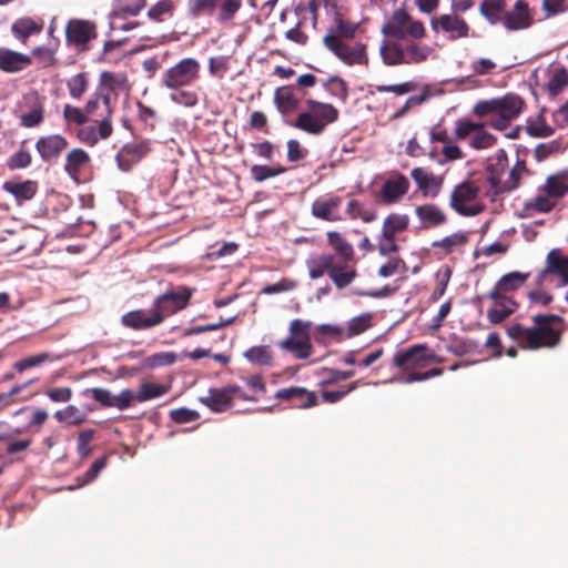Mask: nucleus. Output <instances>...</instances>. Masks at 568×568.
<instances>
[{
  "label": "nucleus",
  "instance_id": "nucleus-55",
  "mask_svg": "<svg viewBox=\"0 0 568 568\" xmlns=\"http://www.w3.org/2000/svg\"><path fill=\"white\" fill-rule=\"evenodd\" d=\"M215 10H219L220 21H229L234 18L242 7V0H212Z\"/></svg>",
  "mask_w": 568,
  "mask_h": 568
},
{
  "label": "nucleus",
  "instance_id": "nucleus-38",
  "mask_svg": "<svg viewBox=\"0 0 568 568\" xmlns=\"http://www.w3.org/2000/svg\"><path fill=\"white\" fill-rule=\"evenodd\" d=\"M59 359H61V356L59 355H55L51 352H41L17 361L12 367L17 373L21 374L32 367L41 366L44 363L55 362Z\"/></svg>",
  "mask_w": 568,
  "mask_h": 568
},
{
  "label": "nucleus",
  "instance_id": "nucleus-18",
  "mask_svg": "<svg viewBox=\"0 0 568 568\" xmlns=\"http://www.w3.org/2000/svg\"><path fill=\"white\" fill-rule=\"evenodd\" d=\"M151 151L148 140L124 144L116 153L115 161L123 172H129L136 163L144 159Z\"/></svg>",
  "mask_w": 568,
  "mask_h": 568
},
{
  "label": "nucleus",
  "instance_id": "nucleus-45",
  "mask_svg": "<svg viewBox=\"0 0 568 568\" xmlns=\"http://www.w3.org/2000/svg\"><path fill=\"white\" fill-rule=\"evenodd\" d=\"M171 386L168 384H158L144 382L140 385L138 390V402L143 403L168 394Z\"/></svg>",
  "mask_w": 568,
  "mask_h": 568
},
{
  "label": "nucleus",
  "instance_id": "nucleus-25",
  "mask_svg": "<svg viewBox=\"0 0 568 568\" xmlns=\"http://www.w3.org/2000/svg\"><path fill=\"white\" fill-rule=\"evenodd\" d=\"M508 168V155L504 149H498L489 159L486 166L487 182L489 183L493 194H500L499 189L503 186L501 176Z\"/></svg>",
  "mask_w": 568,
  "mask_h": 568
},
{
  "label": "nucleus",
  "instance_id": "nucleus-17",
  "mask_svg": "<svg viewBox=\"0 0 568 568\" xmlns=\"http://www.w3.org/2000/svg\"><path fill=\"white\" fill-rule=\"evenodd\" d=\"M548 275L559 278V286H568V258L560 248H552L547 253L545 267L538 272V281H544Z\"/></svg>",
  "mask_w": 568,
  "mask_h": 568
},
{
  "label": "nucleus",
  "instance_id": "nucleus-28",
  "mask_svg": "<svg viewBox=\"0 0 568 568\" xmlns=\"http://www.w3.org/2000/svg\"><path fill=\"white\" fill-rule=\"evenodd\" d=\"M236 388H210L207 395L200 398V402L204 404L214 413H223L232 408L233 403L231 400V392H236Z\"/></svg>",
  "mask_w": 568,
  "mask_h": 568
},
{
  "label": "nucleus",
  "instance_id": "nucleus-63",
  "mask_svg": "<svg viewBox=\"0 0 568 568\" xmlns=\"http://www.w3.org/2000/svg\"><path fill=\"white\" fill-rule=\"evenodd\" d=\"M450 275H452V271L449 267H446L444 272L437 273V275H436L437 283L429 296V301L432 303L437 302L445 294L448 282L450 280Z\"/></svg>",
  "mask_w": 568,
  "mask_h": 568
},
{
  "label": "nucleus",
  "instance_id": "nucleus-54",
  "mask_svg": "<svg viewBox=\"0 0 568 568\" xmlns=\"http://www.w3.org/2000/svg\"><path fill=\"white\" fill-rule=\"evenodd\" d=\"M63 120L68 125L75 124L81 126L87 124L91 119L89 118L84 106L80 108L67 103L63 106Z\"/></svg>",
  "mask_w": 568,
  "mask_h": 568
},
{
  "label": "nucleus",
  "instance_id": "nucleus-9",
  "mask_svg": "<svg viewBox=\"0 0 568 568\" xmlns=\"http://www.w3.org/2000/svg\"><path fill=\"white\" fill-rule=\"evenodd\" d=\"M443 358L433 353L426 344H415L399 349L393 357V365L403 372L423 368L429 363H440Z\"/></svg>",
  "mask_w": 568,
  "mask_h": 568
},
{
  "label": "nucleus",
  "instance_id": "nucleus-48",
  "mask_svg": "<svg viewBox=\"0 0 568 568\" xmlns=\"http://www.w3.org/2000/svg\"><path fill=\"white\" fill-rule=\"evenodd\" d=\"M54 418L60 423L70 426H78L85 422L87 415L74 405H68L65 408L57 410Z\"/></svg>",
  "mask_w": 568,
  "mask_h": 568
},
{
  "label": "nucleus",
  "instance_id": "nucleus-12",
  "mask_svg": "<svg viewBox=\"0 0 568 568\" xmlns=\"http://www.w3.org/2000/svg\"><path fill=\"white\" fill-rule=\"evenodd\" d=\"M193 295V290L187 286H179L176 291L170 290L155 297L153 306L163 321L179 311L184 310Z\"/></svg>",
  "mask_w": 568,
  "mask_h": 568
},
{
  "label": "nucleus",
  "instance_id": "nucleus-16",
  "mask_svg": "<svg viewBox=\"0 0 568 568\" xmlns=\"http://www.w3.org/2000/svg\"><path fill=\"white\" fill-rule=\"evenodd\" d=\"M97 36V26L89 20L71 19L65 28L67 41L81 50L87 49L88 43Z\"/></svg>",
  "mask_w": 568,
  "mask_h": 568
},
{
  "label": "nucleus",
  "instance_id": "nucleus-32",
  "mask_svg": "<svg viewBox=\"0 0 568 568\" xmlns=\"http://www.w3.org/2000/svg\"><path fill=\"white\" fill-rule=\"evenodd\" d=\"M415 214L422 223V229L436 227L447 222L446 213L434 203L416 206Z\"/></svg>",
  "mask_w": 568,
  "mask_h": 568
},
{
  "label": "nucleus",
  "instance_id": "nucleus-46",
  "mask_svg": "<svg viewBox=\"0 0 568 568\" xmlns=\"http://www.w3.org/2000/svg\"><path fill=\"white\" fill-rule=\"evenodd\" d=\"M346 214L352 220H362L364 223H371L376 220L377 213L373 209H366L358 200H351L346 205Z\"/></svg>",
  "mask_w": 568,
  "mask_h": 568
},
{
  "label": "nucleus",
  "instance_id": "nucleus-42",
  "mask_svg": "<svg viewBox=\"0 0 568 568\" xmlns=\"http://www.w3.org/2000/svg\"><path fill=\"white\" fill-rule=\"evenodd\" d=\"M409 217L406 214H397L392 213L387 215L383 222L382 233L387 236H393L396 239V235L400 232H404L408 229Z\"/></svg>",
  "mask_w": 568,
  "mask_h": 568
},
{
  "label": "nucleus",
  "instance_id": "nucleus-52",
  "mask_svg": "<svg viewBox=\"0 0 568 568\" xmlns=\"http://www.w3.org/2000/svg\"><path fill=\"white\" fill-rule=\"evenodd\" d=\"M468 240L466 233L457 232L433 242V247L443 248L445 254H450L455 248L464 246Z\"/></svg>",
  "mask_w": 568,
  "mask_h": 568
},
{
  "label": "nucleus",
  "instance_id": "nucleus-44",
  "mask_svg": "<svg viewBox=\"0 0 568 568\" xmlns=\"http://www.w3.org/2000/svg\"><path fill=\"white\" fill-rule=\"evenodd\" d=\"M287 168L283 166L281 164L276 165H262V164H254L252 165L250 172L251 178L256 183H262L266 181L267 179L278 176L281 174H284L287 172Z\"/></svg>",
  "mask_w": 568,
  "mask_h": 568
},
{
  "label": "nucleus",
  "instance_id": "nucleus-31",
  "mask_svg": "<svg viewBox=\"0 0 568 568\" xmlns=\"http://www.w3.org/2000/svg\"><path fill=\"white\" fill-rule=\"evenodd\" d=\"M32 63L29 55L0 47V70L7 73H17Z\"/></svg>",
  "mask_w": 568,
  "mask_h": 568
},
{
  "label": "nucleus",
  "instance_id": "nucleus-21",
  "mask_svg": "<svg viewBox=\"0 0 568 568\" xmlns=\"http://www.w3.org/2000/svg\"><path fill=\"white\" fill-rule=\"evenodd\" d=\"M121 323L131 329L143 331L163 323V317L156 313L154 306L150 310H134L121 317Z\"/></svg>",
  "mask_w": 568,
  "mask_h": 568
},
{
  "label": "nucleus",
  "instance_id": "nucleus-47",
  "mask_svg": "<svg viewBox=\"0 0 568 568\" xmlns=\"http://www.w3.org/2000/svg\"><path fill=\"white\" fill-rule=\"evenodd\" d=\"M526 132L532 138H549L555 133V129L547 124L542 114H539L535 119L527 120Z\"/></svg>",
  "mask_w": 568,
  "mask_h": 568
},
{
  "label": "nucleus",
  "instance_id": "nucleus-49",
  "mask_svg": "<svg viewBox=\"0 0 568 568\" xmlns=\"http://www.w3.org/2000/svg\"><path fill=\"white\" fill-rule=\"evenodd\" d=\"M566 149L562 139H555L549 142L539 143L534 151V156L537 162H542L554 154L564 152Z\"/></svg>",
  "mask_w": 568,
  "mask_h": 568
},
{
  "label": "nucleus",
  "instance_id": "nucleus-41",
  "mask_svg": "<svg viewBox=\"0 0 568 568\" xmlns=\"http://www.w3.org/2000/svg\"><path fill=\"white\" fill-rule=\"evenodd\" d=\"M145 4L146 0H114L111 17L126 18L138 16Z\"/></svg>",
  "mask_w": 568,
  "mask_h": 568
},
{
  "label": "nucleus",
  "instance_id": "nucleus-53",
  "mask_svg": "<svg viewBox=\"0 0 568 568\" xmlns=\"http://www.w3.org/2000/svg\"><path fill=\"white\" fill-rule=\"evenodd\" d=\"M67 88L71 98L80 100L89 89V78L85 72H80L67 80Z\"/></svg>",
  "mask_w": 568,
  "mask_h": 568
},
{
  "label": "nucleus",
  "instance_id": "nucleus-1",
  "mask_svg": "<svg viewBox=\"0 0 568 568\" xmlns=\"http://www.w3.org/2000/svg\"><path fill=\"white\" fill-rule=\"evenodd\" d=\"M326 237L336 255L322 253L307 260L308 276L311 280H317L328 275L337 290H344L358 276L356 268L349 264L354 261V247L337 231H328Z\"/></svg>",
  "mask_w": 568,
  "mask_h": 568
},
{
  "label": "nucleus",
  "instance_id": "nucleus-33",
  "mask_svg": "<svg viewBox=\"0 0 568 568\" xmlns=\"http://www.w3.org/2000/svg\"><path fill=\"white\" fill-rule=\"evenodd\" d=\"M274 104L282 115H287L300 105V99L294 93L293 85H283L274 91Z\"/></svg>",
  "mask_w": 568,
  "mask_h": 568
},
{
  "label": "nucleus",
  "instance_id": "nucleus-36",
  "mask_svg": "<svg viewBox=\"0 0 568 568\" xmlns=\"http://www.w3.org/2000/svg\"><path fill=\"white\" fill-rule=\"evenodd\" d=\"M358 30L356 22L345 20L339 13H335L333 23L326 36H334L336 39H354Z\"/></svg>",
  "mask_w": 568,
  "mask_h": 568
},
{
  "label": "nucleus",
  "instance_id": "nucleus-19",
  "mask_svg": "<svg viewBox=\"0 0 568 568\" xmlns=\"http://www.w3.org/2000/svg\"><path fill=\"white\" fill-rule=\"evenodd\" d=\"M409 187L410 183L407 176L399 172H393L381 186V201L386 205L395 204L408 193Z\"/></svg>",
  "mask_w": 568,
  "mask_h": 568
},
{
  "label": "nucleus",
  "instance_id": "nucleus-5",
  "mask_svg": "<svg viewBox=\"0 0 568 568\" xmlns=\"http://www.w3.org/2000/svg\"><path fill=\"white\" fill-rule=\"evenodd\" d=\"M307 111L301 112L292 125L312 135L322 134L326 126L337 121L338 110L331 103H324L314 99L305 101Z\"/></svg>",
  "mask_w": 568,
  "mask_h": 568
},
{
  "label": "nucleus",
  "instance_id": "nucleus-11",
  "mask_svg": "<svg viewBox=\"0 0 568 568\" xmlns=\"http://www.w3.org/2000/svg\"><path fill=\"white\" fill-rule=\"evenodd\" d=\"M324 45L347 65H367L368 54L366 44L357 42L353 45L336 39L334 36L323 38Z\"/></svg>",
  "mask_w": 568,
  "mask_h": 568
},
{
  "label": "nucleus",
  "instance_id": "nucleus-20",
  "mask_svg": "<svg viewBox=\"0 0 568 568\" xmlns=\"http://www.w3.org/2000/svg\"><path fill=\"white\" fill-rule=\"evenodd\" d=\"M68 145L69 142L65 136L61 134H49L38 139L36 150L43 162L51 163L61 156Z\"/></svg>",
  "mask_w": 568,
  "mask_h": 568
},
{
  "label": "nucleus",
  "instance_id": "nucleus-29",
  "mask_svg": "<svg viewBox=\"0 0 568 568\" xmlns=\"http://www.w3.org/2000/svg\"><path fill=\"white\" fill-rule=\"evenodd\" d=\"M44 21L40 17H21L11 26V33L20 42L26 43L28 38L42 32Z\"/></svg>",
  "mask_w": 568,
  "mask_h": 568
},
{
  "label": "nucleus",
  "instance_id": "nucleus-62",
  "mask_svg": "<svg viewBox=\"0 0 568 568\" xmlns=\"http://www.w3.org/2000/svg\"><path fill=\"white\" fill-rule=\"evenodd\" d=\"M376 91L379 93H395L396 95H404L410 93L417 89V83L414 81H407L398 84H379L376 85Z\"/></svg>",
  "mask_w": 568,
  "mask_h": 568
},
{
  "label": "nucleus",
  "instance_id": "nucleus-2",
  "mask_svg": "<svg viewBox=\"0 0 568 568\" xmlns=\"http://www.w3.org/2000/svg\"><path fill=\"white\" fill-rule=\"evenodd\" d=\"M532 327H526L520 323L507 326V335L523 349L537 351L540 348H554L561 341V331L556 329L552 323H564V318L557 314H537L532 316Z\"/></svg>",
  "mask_w": 568,
  "mask_h": 568
},
{
  "label": "nucleus",
  "instance_id": "nucleus-56",
  "mask_svg": "<svg viewBox=\"0 0 568 568\" xmlns=\"http://www.w3.org/2000/svg\"><path fill=\"white\" fill-rule=\"evenodd\" d=\"M497 139L491 133L481 129H477L474 134L470 136L469 145L473 149L481 150L493 146L496 143Z\"/></svg>",
  "mask_w": 568,
  "mask_h": 568
},
{
  "label": "nucleus",
  "instance_id": "nucleus-60",
  "mask_svg": "<svg viewBox=\"0 0 568 568\" xmlns=\"http://www.w3.org/2000/svg\"><path fill=\"white\" fill-rule=\"evenodd\" d=\"M31 162V153L28 150L21 148L20 150H18L17 152L9 156L7 166L10 170H20L30 166Z\"/></svg>",
  "mask_w": 568,
  "mask_h": 568
},
{
  "label": "nucleus",
  "instance_id": "nucleus-6",
  "mask_svg": "<svg viewBox=\"0 0 568 568\" xmlns=\"http://www.w3.org/2000/svg\"><path fill=\"white\" fill-rule=\"evenodd\" d=\"M381 31L393 41L420 40L426 36L424 23L414 20L405 9L395 10L383 24Z\"/></svg>",
  "mask_w": 568,
  "mask_h": 568
},
{
  "label": "nucleus",
  "instance_id": "nucleus-37",
  "mask_svg": "<svg viewBox=\"0 0 568 568\" xmlns=\"http://www.w3.org/2000/svg\"><path fill=\"white\" fill-rule=\"evenodd\" d=\"M278 346L287 352L294 354L296 358L306 359L312 355V343L311 337L296 338L287 337L278 343Z\"/></svg>",
  "mask_w": 568,
  "mask_h": 568
},
{
  "label": "nucleus",
  "instance_id": "nucleus-22",
  "mask_svg": "<svg viewBox=\"0 0 568 568\" xmlns=\"http://www.w3.org/2000/svg\"><path fill=\"white\" fill-rule=\"evenodd\" d=\"M435 31L442 30L449 34V39L456 40L469 36L470 27L465 19L456 14H442L432 20Z\"/></svg>",
  "mask_w": 568,
  "mask_h": 568
},
{
  "label": "nucleus",
  "instance_id": "nucleus-64",
  "mask_svg": "<svg viewBox=\"0 0 568 568\" xmlns=\"http://www.w3.org/2000/svg\"><path fill=\"white\" fill-rule=\"evenodd\" d=\"M136 108H138L139 121L142 122L145 128H149L150 130H154L156 120H158L156 111L154 109L143 104L140 101L136 103Z\"/></svg>",
  "mask_w": 568,
  "mask_h": 568
},
{
  "label": "nucleus",
  "instance_id": "nucleus-13",
  "mask_svg": "<svg viewBox=\"0 0 568 568\" xmlns=\"http://www.w3.org/2000/svg\"><path fill=\"white\" fill-rule=\"evenodd\" d=\"M44 102L45 98L40 95L36 90H30L24 93L19 105L21 110L19 116L20 125L23 128L39 126L44 121L45 116Z\"/></svg>",
  "mask_w": 568,
  "mask_h": 568
},
{
  "label": "nucleus",
  "instance_id": "nucleus-30",
  "mask_svg": "<svg viewBox=\"0 0 568 568\" xmlns=\"http://www.w3.org/2000/svg\"><path fill=\"white\" fill-rule=\"evenodd\" d=\"M91 162L87 151L80 148L70 150L65 155L64 171L74 182L80 181L81 173Z\"/></svg>",
  "mask_w": 568,
  "mask_h": 568
},
{
  "label": "nucleus",
  "instance_id": "nucleus-50",
  "mask_svg": "<svg viewBox=\"0 0 568 568\" xmlns=\"http://www.w3.org/2000/svg\"><path fill=\"white\" fill-rule=\"evenodd\" d=\"M568 85V71L565 67L556 68L547 83V91L551 98L557 97Z\"/></svg>",
  "mask_w": 568,
  "mask_h": 568
},
{
  "label": "nucleus",
  "instance_id": "nucleus-61",
  "mask_svg": "<svg viewBox=\"0 0 568 568\" xmlns=\"http://www.w3.org/2000/svg\"><path fill=\"white\" fill-rule=\"evenodd\" d=\"M555 205L556 202L554 201V196H549L547 193H544L534 197L526 204V207L539 213H548L555 207Z\"/></svg>",
  "mask_w": 568,
  "mask_h": 568
},
{
  "label": "nucleus",
  "instance_id": "nucleus-10",
  "mask_svg": "<svg viewBox=\"0 0 568 568\" xmlns=\"http://www.w3.org/2000/svg\"><path fill=\"white\" fill-rule=\"evenodd\" d=\"M130 89L128 78L124 74H116L110 71H103L100 74L99 84L95 90L104 99V112L108 115H113L119 94L128 93Z\"/></svg>",
  "mask_w": 568,
  "mask_h": 568
},
{
  "label": "nucleus",
  "instance_id": "nucleus-43",
  "mask_svg": "<svg viewBox=\"0 0 568 568\" xmlns=\"http://www.w3.org/2000/svg\"><path fill=\"white\" fill-rule=\"evenodd\" d=\"M529 276V273L510 272L501 276L493 290H498L503 294L504 292L517 291L526 283Z\"/></svg>",
  "mask_w": 568,
  "mask_h": 568
},
{
  "label": "nucleus",
  "instance_id": "nucleus-34",
  "mask_svg": "<svg viewBox=\"0 0 568 568\" xmlns=\"http://www.w3.org/2000/svg\"><path fill=\"white\" fill-rule=\"evenodd\" d=\"M540 190L554 199H561L568 194V169L547 176L546 183Z\"/></svg>",
  "mask_w": 568,
  "mask_h": 568
},
{
  "label": "nucleus",
  "instance_id": "nucleus-4",
  "mask_svg": "<svg viewBox=\"0 0 568 568\" xmlns=\"http://www.w3.org/2000/svg\"><path fill=\"white\" fill-rule=\"evenodd\" d=\"M403 41L385 40L381 44L379 54L385 65L419 64L427 61L433 53L432 47L418 40Z\"/></svg>",
  "mask_w": 568,
  "mask_h": 568
},
{
  "label": "nucleus",
  "instance_id": "nucleus-57",
  "mask_svg": "<svg viewBox=\"0 0 568 568\" xmlns=\"http://www.w3.org/2000/svg\"><path fill=\"white\" fill-rule=\"evenodd\" d=\"M323 85L331 95L338 99L345 100L348 95L346 82L336 75L331 77Z\"/></svg>",
  "mask_w": 568,
  "mask_h": 568
},
{
  "label": "nucleus",
  "instance_id": "nucleus-40",
  "mask_svg": "<svg viewBox=\"0 0 568 568\" xmlns=\"http://www.w3.org/2000/svg\"><path fill=\"white\" fill-rule=\"evenodd\" d=\"M506 10V0H484L479 6L480 14L490 23L497 24L503 21Z\"/></svg>",
  "mask_w": 568,
  "mask_h": 568
},
{
  "label": "nucleus",
  "instance_id": "nucleus-39",
  "mask_svg": "<svg viewBox=\"0 0 568 568\" xmlns=\"http://www.w3.org/2000/svg\"><path fill=\"white\" fill-rule=\"evenodd\" d=\"M3 190L12 194L17 201L31 200L38 190V184L34 181L28 180L24 182H6Z\"/></svg>",
  "mask_w": 568,
  "mask_h": 568
},
{
  "label": "nucleus",
  "instance_id": "nucleus-26",
  "mask_svg": "<svg viewBox=\"0 0 568 568\" xmlns=\"http://www.w3.org/2000/svg\"><path fill=\"white\" fill-rule=\"evenodd\" d=\"M410 176L418 186V190L426 197H437L444 184L442 175H435L424 168H414L410 171Z\"/></svg>",
  "mask_w": 568,
  "mask_h": 568
},
{
  "label": "nucleus",
  "instance_id": "nucleus-8",
  "mask_svg": "<svg viewBox=\"0 0 568 568\" xmlns=\"http://www.w3.org/2000/svg\"><path fill=\"white\" fill-rule=\"evenodd\" d=\"M201 64L196 59L184 58L162 75V84L171 90H179L194 84L200 79Z\"/></svg>",
  "mask_w": 568,
  "mask_h": 568
},
{
  "label": "nucleus",
  "instance_id": "nucleus-58",
  "mask_svg": "<svg viewBox=\"0 0 568 568\" xmlns=\"http://www.w3.org/2000/svg\"><path fill=\"white\" fill-rule=\"evenodd\" d=\"M484 126H485V123H483V122H474L468 119H459L456 122V128H455V132H454L455 138L457 140H465L470 134H474V132L477 129H481Z\"/></svg>",
  "mask_w": 568,
  "mask_h": 568
},
{
  "label": "nucleus",
  "instance_id": "nucleus-7",
  "mask_svg": "<svg viewBox=\"0 0 568 568\" xmlns=\"http://www.w3.org/2000/svg\"><path fill=\"white\" fill-rule=\"evenodd\" d=\"M479 187L471 181H463L455 185L449 197V206L462 216L480 214L485 206L474 203L479 195Z\"/></svg>",
  "mask_w": 568,
  "mask_h": 568
},
{
  "label": "nucleus",
  "instance_id": "nucleus-35",
  "mask_svg": "<svg viewBox=\"0 0 568 568\" xmlns=\"http://www.w3.org/2000/svg\"><path fill=\"white\" fill-rule=\"evenodd\" d=\"M531 174L526 161L524 159H517L515 165L509 171L508 178L503 182L501 189H499L500 194L515 191L519 187L521 179L530 176Z\"/></svg>",
  "mask_w": 568,
  "mask_h": 568
},
{
  "label": "nucleus",
  "instance_id": "nucleus-3",
  "mask_svg": "<svg viewBox=\"0 0 568 568\" xmlns=\"http://www.w3.org/2000/svg\"><path fill=\"white\" fill-rule=\"evenodd\" d=\"M525 106L526 102L520 95L508 93L500 98L478 101L473 108V113L478 118L490 115L488 124L503 131L519 116Z\"/></svg>",
  "mask_w": 568,
  "mask_h": 568
},
{
  "label": "nucleus",
  "instance_id": "nucleus-24",
  "mask_svg": "<svg viewBox=\"0 0 568 568\" xmlns=\"http://www.w3.org/2000/svg\"><path fill=\"white\" fill-rule=\"evenodd\" d=\"M488 297L495 303V307L487 312V318L491 324L501 323L514 314L518 307V304L511 297L498 292V290H491Z\"/></svg>",
  "mask_w": 568,
  "mask_h": 568
},
{
  "label": "nucleus",
  "instance_id": "nucleus-51",
  "mask_svg": "<svg viewBox=\"0 0 568 568\" xmlns=\"http://www.w3.org/2000/svg\"><path fill=\"white\" fill-rule=\"evenodd\" d=\"M244 356L251 363L261 366H271L273 363V353L266 345L253 346L244 353Z\"/></svg>",
  "mask_w": 568,
  "mask_h": 568
},
{
  "label": "nucleus",
  "instance_id": "nucleus-27",
  "mask_svg": "<svg viewBox=\"0 0 568 568\" xmlns=\"http://www.w3.org/2000/svg\"><path fill=\"white\" fill-rule=\"evenodd\" d=\"M275 398L294 402L295 406L298 408H310L318 404L315 392H310L300 386L278 389L275 393Z\"/></svg>",
  "mask_w": 568,
  "mask_h": 568
},
{
  "label": "nucleus",
  "instance_id": "nucleus-23",
  "mask_svg": "<svg viewBox=\"0 0 568 568\" xmlns=\"http://www.w3.org/2000/svg\"><path fill=\"white\" fill-rule=\"evenodd\" d=\"M342 197L338 195H328L316 199L311 206V213L314 217L327 222H339L343 220L339 207Z\"/></svg>",
  "mask_w": 568,
  "mask_h": 568
},
{
  "label": "nucleus",
  "instance_id": "nucleus-14",
  "mask_svg": "<svg viewBox=\"0 0 568 568\" xmlns=\"http://www.w3.org/2000/svg\"><path fill=\"white\" fill-rule=\"evenodd\" d=\"M535 23V10L527 0H516L503 14L501 26L510 32L529 29Z\"/></svg>",
  "mask_w": 568,
  "mask_h": 568
},
{
  "label": "nucleus",
  "instance_id": "nucleus-59",
  "mask_svg": "<svg viewBox=\"0 0 568 568\" xmlns=\"http://www.w3.org/2000/svg\"><path fill=\"white\" fill-rule=\"evenodd\" d=\"M372 326V315L371 314H362L356 317H353L348 322L347 326V335L349 337L356 336L365 332L367 328Z\"/></svg>",
  "mask_w": 568,
  "mask_h": 568
},
{
  "label": "nucleus",
  "instance_id": "nucleus-15",
  "mask_svg": "<svg viewBox=\"0 0 568 568\" xmlns=\"http://www.w3.org/2000/svg\"><path fill=\"white\" fill-rule=\"evenodd\" d=\"M113 134L112 115L102 112L101 119L95 120L91 125H81L77 131V139L88 145L94 146L100 140H106Z\"/></svg>",
  "mask_w": 568,
  "mask_h": 568
}]
</instances>
